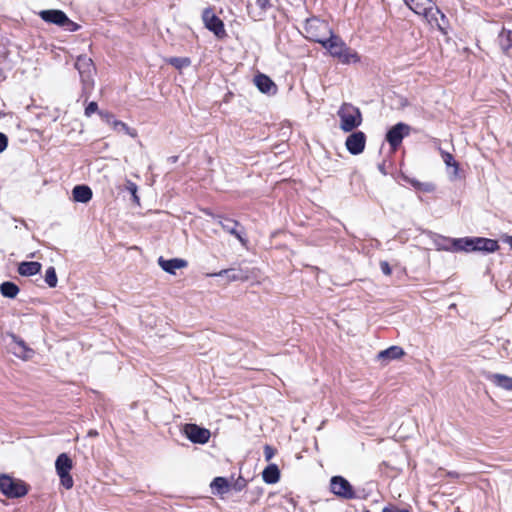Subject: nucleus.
Segmentation results:
<instances>
[{"instance_id": "de8ad7c7", "label": "nucleus", "mask_w": 512, "mask_h": 512, "mask_svg": "<svg viewBox=\"0 0 512 512\" xmlns=\"http://www.w3.org/2000/svg\"><path fill=\"white\" fill-rule=\"evenodd\" d=\"M451 171L449 172V178L450 180L454 181L460 178V171L455 174V168H450Z\"/></svg>"}, {"instance_id": "4468645a", "label": "nucleus", "mask_w": 512, "mask_h": 512, "mask_svg": "<svg viewBox=\"0 0 512 512\" xmlns=\"http://www.w3.org/2000/svg\"><path fill=\"white\" fill-rule=\"evenodd\" d=\"M254 84L260 92L273 96L277 93V85L265 74H258L254 77Z\"/></svg>"}, {"instance_id": "aec40b11", "label": "nucleus", "mask_w": 512, "mask_h": 512, "mask_svg": "<svg viewBox=\"0 0 512 512\" xmlns=\"http://www.w3.org/2000/svg\"><path fill=\"white\" fill-rule=\"evenodd\" d=\"M73 199L76 202L87 203L92 199V190L87 185H77L72 190Z\"/></svg>"}, {"instance_id": "bb28decb", "label": "nucleus", "mask_w": 512, "mask_h": 512, "mask_svg": "<svg viewBox=\"0 0 512 512\" xmlns=\"http://www.w3.org/2000/svg\"><path fill=\"white\" fill-rule=\"evenodd\" d=\"M441 157L448 169L455 168V174H457L460 171L459 163L454 159L452 154L445 151H441Z\"/></svg>"}, {"instance_id": "58836bf2", "label": "nucleus", "mask_w": 512, "mask_h": 512, "mask_svg": "<svg viewBox=\"0 0 512 512\" xmlns=\"http://www.w3.org/2000/svg\"><path fill=\"white\" fill-rule=\"evenodd\" d=\"M98 111V105L96 102H90L85 108V115L90 117L93 113Z\"/></svg>"}, {"instance_id": "7ed1b4c3", "label": "nucleus", "mask_w": 512, "mask_h": 512, "mask_svg": "<svg viewBox=\"0 0 512 512\" xmlns=\"http://www.w3.org/2000/svg\"><path fill=\"white\" fill-rule=\"evenodd\" d=\"M305 33L308 39L318 42L321 45L328 40L331 34H334L329 24L318 18H311L306 21Z\"/></svg>"}, {"instance_id": "4c0bfd02", "label": "nucleus", "mask_w": 512, "mask_h": 512, "mask_svg": "<svg viewBox=\"0 0 512 512\" xmlns=\"http://www.w3.org/2000/svg\"><path fill=\"white\" fill-rule=\"evenodd\" d=\"M102 119L109 124L113 130L116 128V123H119L120 120L114 118V116L109 112H99Z\"/></svg>"}, {"instance_id": "9b49d317", "label": "nucleus", "mask_w": 512, "mask_h": 512, "mask_svg": "<svg viewBox=\"0 0 512 512\" xmlns=\"http://www.w3.org/2000/svg\"><path fill=\"white\" fill-rule=\"evenodd\" d=\"M183 431L186 437L193 443L205 444L210 438V431L196 424H186Z\"/></svg>"}, {"instance_id": "6e6552de", "label": "nucleus", "mask_w": 512, "mask_h": 512, "mask_svg": "<svg viewBox=\"0 0 512 512\" xmlns=\"http://www.w3.org/2000/svg\"><path fill=\"white\" fill-rule=\"evenodd\" d=\"M331 492L343 499H353L356 495L353 486L342 476H333L330 480Z\"/></svg>"}, {"instance_id": "8fccbe9b", "label": "nucleus", "mask_w": 512, "mask_h": 512, "mask_svg": "<svg viewBox=\"0 0 512 512\" xmlns=\"http://www.w3.org/2000/svg\"><path fill=\"white\" fill-rule=\"evenodd\" d=\"M257 5L261 8V9H266L269 1L268 0H257Z\"/></svg>"}, {"instance_id": "473e14b6", "label": "nucleus", "mask_w": 512, "mask_h": 512, "mask_svg": "<svg viewBox=\"0 0 512 512\" xmlns=\"http://www.w3.org/2000/svg\"><path fill=\"white\" fill-rule=\"evenodd\" d=\"M116 132H123L127 135H129L132 138L137 137V131L133 128L128 127L124 122L119 121V123H116Z\"/></svg>"}, {"instance_id": "6ab92c4d", "label": "nucleus", "mask_w": 512, "mask_h": 512, "mask_svg": "<svg viewBox=\"0 0 512 512\" xmlns=\"http://www.w3.org/2000/svg\"><path fill=\"white\" fill-rule=\"evenodd\" d=\"M475 237L454 238L453 252H474Z\"/></svg>"}, {"instance_id": "f257e3e1", "label": "nucleus", "mask_w": 512, "mask_h": 512, "mask_svg": "<svg viewBox=\"0 0 512 512\" xmlns=\"http://www.w3.org/2000/svg\"><path fill=\"white\" fill-rule=\"evenodd\" d=\"M405 4L416 14L423 16L431 27H436L444 32L440 20H445V15L433 4L431 0H403Z\"/></svg>"}, {"instance_id": "72a5a7b5", "label": "nucleus", "mask_w": 512, "mask_h": 512, "mask_svg": "<svg viewBox=\"0 0 512 512\" xmlns=\"http://www.w3.org/2000/svg\"><path fill=\"white\" fill-rule=\"evenodd\" d=\"M402 178H403V180L410 183L413 187H415L417 189H421L424 191H431V189H432L429 184H423L416 179L409 178L408 176L402 175Z\"/></svg>"}, {"instance_id": "b1692460", "label": "nucleus", "mask_w": 512, "mask_h": 512, "mask_svg": "<svg viewBox=\"0 0 512 512\" xmlns=\"http://www.w3.org/2000/svg\"><path fill=\"white\" fill-rule=\"evenodd\" d=\"M404 355V351L399 346H391L388 349H385L378 354V359L380 360H393L398 359Z\"/></svg>"}, {"instance_id": "09e8293b", "label": "nucleus", "mask_w": 512, "mask_h": 512, "mask_svg": "<svg viewBox=\"0 0 512 512\" xmlns=\"http://www.w3.org/2000/svg\"><path fill=\"white\" fill-rule=\"evenodd\" d=\"M501 240H502L504 243H507V244L510 246V248L512 249V236H510V235H503V236L501 237Z\"/></svg>"}, {"instance_id": "2f4dec72", "label": "nucleus", "mask_w": 512, "mask_h": 512, "mask_svg": "<svg viewBox=\"0 0 512 512\" xmlns=\"http://www.w3.org/2000/svg\"><path fill=\"white\" fill-rule=\"evenodd\" d=\"M219 224L222 226V228L230 233V234H236V230H237V227H238V222L234 221V220H230V219H225L223 221H219Z\"/></svg>"}, {"instance_id": "37998d69", "label": "nucleus", "mask_w": 512, "mask_h": 512, "mask_svg": "<svg viewBox=\"0 0 512 512\" xmlns=\"http://www.w3.org/2000/svg\"><path fill=\"white\" fill-rule=\"evenodd\" d=\"M8 145V138L5 134L0 133V153H2Z\"/></svg>"}, {"instance_id": "9d476101", "label": "nucleus", "mask_w": 512, "mask_h": 512, "mask_svg": "<svg viewBox=\"0 0 512 512\" xmlns=\"http://www.w3.org/2000/svg\"><path fill=\"white\" fill-rule=\"evenodd\" d=\"M410 130V126L405 123H398L389 129L386 134V140L393 151L400 146L403 138L410 134Z\"/></svg>"}, {"instance_id": "a211bd4d", "label": "nucleus", "mask_w": 512, "mask_h": 512, "mask_svg": "<svg viewBox=\"0 0 512 512\" xmlns=\"http://www.w3.org/2000/svg\"><path fill=\"white\" fill-rule=\"evenodd\" d=\"M436 250L453 252L454 238L429 233Z\"/></svg>"}, {"instance_id": "ea45409f", "label": "nucleus", "mask_w": 512, "mask_h": 512, "mask_svg": "<svg viewBox=\"0 0 512 512\" xmlns=\"http://www.w3.org/2000/svg\"><path fill=\"white\" fill-rule=\"evenodd\" d=\"M246 486V480L242 477H238V479L233 483L232 488L235 491H241Z\"/></svg>"}, {"instance_id": "a878e982", "label": "nucleus", "mask_w": 512, "mask_h": 512, "mask_svg": "<svg viewBox=\"0 0 512 512\" xmlns=\"http://www.w3.org/2000/svg\"><path fill=\"white\" fill-rule=\"evenodd\" d=\"M211 488L217 493L223 494L229 490V482L224 477H216L211 483Z\"/></svg>"}, {"instance_id": "20e7f679", "label": "nucleus", "mask_w": 512, "mask_h": 512, "mask_svg": "<svg viewBox=\"0 0 512 512\" xmlns=\"http://www.w3.org/2000/svg\"><path fill=\"white\" fill-rule=\"evenodd\" d=\"M340 128L344 132H350L362 123V115L359 108L349 103H344L338 110Z\"/></svg>"}, {"instance_id": "ddd939ff", "label": "nucleus", "mask_w": 512, "mask_h": 512, "mask_svg": "<svg viewBox=\"0 0 512 512\" xmlns=\"http://www.w3.org/2000/svg\"><path fill=\"white\" fill-rule=\"evenodd\" d=\"M39 16L45 22L55 24L60 27L65 26V22L68 21L67 15L61 10H42L39 12Z\"/></svg>"}, {"instance_id": "2eb2a0df", "label": "nucleus", "mask_w": 512, "mask_h": 512, "mask_svg": "<svg viewBox=\"0 0 512 512\" xmlns=\"http://www.w3.org/2000/svg\"><path fill=\"white\" fill-rule=\"evenodd\" d=\"M158 264L165 272L172 275L176 274V270L183 269L188 266V262L181 258L164 259L163 257H159Z\"/></svg>"}, {"instance_id": "412c9836", "label": "nucleus", "mask_w": 512, "mask_h": 512, "mask_svg": "<svg viewBox=\"0 0 512 512\" xmlns=\"http://www.w3.org/2000/svg\"><path fill=\"white\" fill-rule=\"evenodd\" d=\"M42 268L41 263L39 262H21L18 265V273L21 276H33L40 272Z\"/></svg>"}, {"instance_id": "f3484780", "label": "nucleus", "mask_w": 512, "mask_h": 512, "mask_svg": "<svg viewBox=\"0 0 512 512\" xmlns=\"http://www.w3.org/2000/svg\"><path fill=\"white\" fill-rule=\"evenodd\" d=\"M474 252L493 253L499 249L498 242L494 239L475 237Z\"/></svg>"}, {"instance_id": "0eeeda50", "label": "nucleus", "mask_w": 512, "mask_h": 512, "mask_svg": "<svg viewBox=\"0 0 512 512\" xmlns=\"http://www.w3.org/2000/svg\"><path fill=\"white\" fill-rule=\"evenodd\" d=\"M0 491L7 497H21L27 493L26 485L7 475L0 476Z\"/></svg>"}, {"instance_id": "dca6fc26", "label": "nucleus", "mask_w": 512, "mask_h": 512, "mask_svg": "<svg viewBox=\"0 0 512 512\" xmlns=\"http://www.w3.org/2000/svg\"><path fill=\"white\" fill-rule=\"evenodd\" d=\"M487 380L495 387L512 393V377L501 373H489Z\"/></svg>"}, {"instance_id": "f8f14e48", "label": "nucleus", "mask_w": 512, "mask_h": 512, "mask_svg": "<svg viewBox=\"0 0 512 512\" xmlns=\"http://www.w3.org/2000/svg\"><path fill=\"white\" fill-rule=\"evenodd\" d=\"M366 144V136L363 132L357 131L350 134L345 142L347 150L352 155H358L364 151Z\"/></svg>"}, {"instance_id": "423d86ee", "label": "nucleus", "mask_w": 512, "mask_h": 512, "mask_svg": "<svg viewBox=\"0 0 512 512\" xmlns=\"http://www.w3.org/2000/svg\"><path fill=\"white\" fill-rule=\"evenodd\" d=\"M72 468V459L66 453H62L57 457L55 462L56 473L60 478L61 485L66 489H71L74 484L73 478L70 475Z\"/></svg>"}, {"instance_id": "e433bc0d", "label": "nucleus", "mask_w": 512, "mask_h": 512, "mask_svg": "<svg viewBox=\"0 0 512 512\" xmlns=\"http://www.w3.org/2000/svg\"><path fill=\"white\" fill-rule=\"evenodd\" d=\"M102 119L109 124L113 130L116 128V123H119L120 120L114 118V116L109 112H99Z\"/></svg>"}, {"instance_id": "79ce46f5", "label": "nucleus", "mask_w": 512, "mask_h": 512, "mask_svg": "<svg viewBox=\"0 0 512 512\" xmlns=\"http://www.w3.org/2000/svg\"><path fill=\"white\" fill-rule=\"evenodd\" d=\"M264 455H265V459H266L267 461H269V460H270V459H272V458H273V456L275 455V450H274L271 446L266 445V446L264 447Z\"/></svg>"}, {"instance_id": "c756f323", "label": "nucleus", "mask_w": 512, "mask_h": 512, "mask_svg": "<svg viewBox=\"0 0 512 512\" xmlns=\"http://www.w3.org/2000/svg\"><path fill=\"white\" fill-rule=\"evenodd\" d=\"M500 44L504 50L512 47V31L503 30L500 34Z\"/></svg>"}, {"instance_id": "393cba45", "label": "nucleus", "mask_w": 512, "mask_h": 512, "mask_svg": "<svg viewBox=\"0 0 512 512\" xmlns=\"http://www.w3.org/2000/svg\"><path fill=\"white\" fill-rule=\"evenodd\" d=\"M0 292L4 297L13 299L18 295L19 288L15 283L7 281L0 285Z\"/></svg>"}, {"instance_id": "f704fd0d", "label": "nucleus", "mask_w": 512, "mask_h": 512, "mask_svg": "<svg viewBox=\"0 0 512 512\" xmlns=\"http://www.w3.org/2000/svg\"><path fill=\"white\" fill-rule=\"evenodd\" d=\"M126 189H127V191H129L131 193L133 201L136 204H139L140 199H139V196L137 195V191H138L137 185L130 180H126Z\"/></svg>"}, {"instance_id": "39448f33", "label": "nucleus", "mask_w": 512, "mask_h": 512, "mask_svg": "<svg viewBox=\"0 0 512 512\" xmlns=\"http://www.w3.org/2000/svg\"><path fill=\"white\" fill-rule=\"evenodd\" d=\"M75 68L78 70L80 79L83 85V92L90 93L94 86V73L95 67L90 57L80 55L75 63Z\"/></svg>"}, {"instance_id": "7c9ffc66", "label": "nucleus", "mask_w": 512, "mask_h": 512, "mask_svg": "<svg viewBox=\"0 0 512 512\" xmlns=\"http://www.w3.org/2000/svg\"><path fill=\"white\" fill-rule=\"evenodd\" d=\"M45 282L51 288L56 287L58 278L54 267H49L45 272Z\"/></svg>"}, {"instance_id": "a18cd8bd", "label": "nucleus", "mask_w": 512, "mask_h": 512, "mask_svg": "<svg viewBox=\"0 0 512 512\" xmlns=\"http://www.w3.org/2000/svg\"><path fill=\"white\" fill-rule=\"evenodd\" d=\"M243 246H246L247 240L243 237L242 233L236 230V234H233Z\"/></svg>"}, {"instance_id": "c03bdc74", "label": "nucleus", "mask_w": 512, "mask_h": 512, "mask_svg": "<svg viewBox=\"0 0 512 512\" xmlns=\"http://www.w3.org/2000/svg\"><path fill=\"white\" fill-rule=\"evenodd\" d=\"M380 268H381V271L385 274V275H390L391 274V268H390V265L388 264V262L386 261H382L380 263Z\"/></svg>"}, {"instance_id": "4be33fe9", "label": "nucleus", "mask_w": 512, "mask_h": 512, "mask_svg": "<svg viewBox=\"0 0 512 512\" xmlns=\"http://www.w3.org/2000/svg\"><path fill=\"white\" fill-rule=\"evenodd\" d=\"M226 275L229 279V281H239V280H245L247 279L246 273H244L242 270H236V269H225L221 270L216 273H211L209 276L211 277H220Z\"/></svg>"}, {"instance_id": "5701e85b", "label": "nucleus", "mask_w": 512, "mask_h": 512, "mask_svg": "<svg viewBox=\"0 0 512 512\" xmlns=\"http://www.w3.org/2000/svg\"><path fill=\"white\" fill-rule=\"evenodd\" d=\"M262 477L264 482L267 484H275L279 481L280 478V471L278 469V466L276 464H270L267 466L263 472Z\"/></svg>"}, {"instance_id": "a19ab883", "label": "nucleus", "mask_w": 512, "mask_h": 512, "mask_svg": "<svg viewBox=\"0 0 512 512\" xmlns=\"http://www.w3.org/2000/svg\"><path fill=\"white\" fill-rule=\"evenodd\" d=\"M67 31L74 32L79 29V25L68 18V21L65 22V26H63Z\"/></svg>"}, {"instance_id": "3c124183", "label": "nucleus", "mask_w": 512, "mask_h": 512, "mask_svg": "<svg viewBox=\"0 0 512 512\" xmlns=\"http://www.w3.org/2000/svg\"><path fill=\"white\" fill-rule=\"evenodd\" d=\"M382 512H391L387 507L383 508Z\"/></svg>"}, {"instance_id": "cd10ccee", "label": "nucleus", "mask_w": 512, "mask_h": 512, "mask_svg": "<svg viewBox=\"0 0 512 512\" xmlns=\"http://www.w3.org/2000/svg\"><path fill=\"white\" fill-rule=\"evenodd\" d=\"M14 353L19 357L27 359L31 356L33 351L27 348L23 341H17L14 346Z\"/></svg>"}, {"instance_id": "c9c22d12", "label": "nucleus", "mask_w": 512, "mask_h": 512, "mask_svg": "<svg viewBox=\"0 0 512 512\" xmlns=\"http://www.w3.org/2000/svg\"><path fill=\"white\" fill-rule=\"evenodd\" d=\"M102 119L109 124L113 130L116 128V123H119L120 120L114 118V116L109 112H99Z\"/></svg>"}, {"instance_id": "1a4fd4ad", "label": "nucleus", "mask_w": 512, "mask_h": 512, "mask_svg": "<svg viewBox=\"0 0 512 512\" xmlns=\"http://www.w3.org/2000/svg\"><path fill=\"white\" fill-rule=\"evenodd\" d=\"M205 27L214 33L218 38L226 36L223 21L215 15L212 9H205L202 14Z\"/></svg>"}, {"instance_id": "f03ea898", "label": "nucleus", "mask_w": 512, "mask_h": 512, "mask_svg": "<svg viewBox=\"0 0 512 512\" xmlns=\"http://www.w3.org/2000/svg\"><path fill=\"white\" fill-rule=\"evenodd\" d=\"M322 46L331 57L336 58L342 64H353L360 61L358 53L348 47L338 35L331 34Z\"/></svg>"}, {"instance_id": "c85d7f7f", "label": "nucleus", "mask_w": 512, "mask_h": 512, "mask_svg": "<svg viewBox=\"0 0 512 512\" xmlns=\"http://www.w3.org/2000/svg\"><path fill=\"white\" fill-rule=\"evenodd\" d=\"M168 63L177 69H182L188 67L191 64V61L186 57H172L168 59Z\"/></svg>"}, {"instance_id": "49530a36", "label": "nucleus", "mask_w": 512, "mask_h": 512, "mask_svg": "<svg viewBox=\"0 0 512 512\" xmlns=\"http://www.w3.org/2000/svg\"><path fill=\"white\" fill-rule=\"evenodd\" d=\"M243 246H246L247 240L243 237L242 233L236 230V234H233Z\"/></svg>"}]
</instances>
